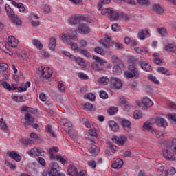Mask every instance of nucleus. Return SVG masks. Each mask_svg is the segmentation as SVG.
Wrapping results in <instances>:
<instances>
[{"instance_id":"f257e3e1","label":"nucleus","mask_w":176,"mask_h":176,"mask_svg":"<svg viewBox=\"0 0 176 176\" xmlns=\"http://www.w3.org/2000/svg\"><path fill=\"white\" fill-rule=\"evenodd\" d=\"M93 60H96V61L91 63V68L95 71H102V69H104V68L105 67V64H107V61L102 59V58H100L97 56H94Z\"/></svg>"},{"instance_id":"f03ea898","label":"nucleus","mask_w":176,"mask_h":176,"mask_svg":"<svg viewBox=\"0 0 176 176\" xmlns=\"http://www.w3.org/2000/svg\"><path fill=\"white\" fill-rule=\"evenodd\" d=\"M5 9L6 10L7 15L8 16L9 19H10L11 21H12L14 24H16V25H21V19L14 14V12L10 8L9 4H6Z\"/></svg>"},{"instance_id":"7ed1b4c3","label":"nucleus","mask_w":176,"mask_h":176,"mask_svg":"<svg viewBox=\"0 0 176 176\" xmlns=\"http://www.w3.org/2000/svg\"><path fill=\"white\" fill-rule=\"evenodd\" d=\"M125 74L127 78H138L140 76L138 69L132 65H130L128 67V71L125 72Z\"/></svg>"},{"instance_id":"20e7f679","label":"nucleus","mask_w":176,"mask_h":176,"mask_svg":"<svg viewBox=\"0 0 176 176\" xmlns=\"http://www.w3.org/2000/svg\"><path fill=\"white\" fill-rule=\"evenodd\" d=\"M58 168H60V166H58V163L52 162L51 165V169L48 171V174L50 176H65V175L63 173H58Z\"/></svg>"},{"instance_id":"39448f33","label":"nucleus","mask_w":176,"mask_h":176,"mask_svg":"<svg viewBox=\"0 0 176 176\" xmlns=\"http://www.w3.org/2000/svg\"><path fill=\"white\" fill-rule=\"evenodd\" d=\"M61 39L64 43H67V45H69L71 46L72 50H74L76 53H78V50H80V48L78 47V44L76 43H74L68 38L67 36V34H62Z\"/></svg>"},{"instance_id":"423d86ee","label":"nucleus","mask_w":176,"mask_h":176,"mask_svg":"<svg viewBox=\"0 0 176 176\" xmlns=\"http://www.w3.org/2000/svg\"><path fill=\"white\" fill-rule=\"evenodd\" d=\"M123 86V83L122 82V80L116 77H112L110 80V87L113 90H119L120 87Z\"/></svg>"},{"instance_id":"0eeeda50","label":"nucleus","mask_w":176,"mask_h":176,"mask_svg":"<svg viewBox=\"0 0 176 176\" xmlns=\"http://www.w3.org/2000/svg\"><path fill=\"white\" fill-rule=\"evenodd\" d=\"M38 71L41 72L43 78H45V79L52 78V75H53V71L49 67H43L41 66L38 67Z\"/></svg>"},{"instance_id":"6e6552de","label":"nucleus","mask_w":176,"mask_h":176,"mask_svg":"<svg viewBox=\"0 0 176 176\" xmlns=\"http://www.w3.org/2000/svg\"><path fill=\"white\" fill-rule=\"evenodd\" d=\"M29 156H44L45 152L41 148H32L28 151Z\"/></svg>"},{"instance_id":"1a4fd4ad","label":"nucleus","mask_w":176,"mask_h":176,"mask_svg":"<svg viewBox=\"0 0 176 176\" xmlns=\"http://www.w3.org/2000/svg\"><path fill=\"white\" fill-rule=\"evenodd\" d=\"M77 32L81 35H86L90 32V28L86 23H80L77 28Z\"/></svg>"},{"instance_id":"9d476101","label":"nucleus","mask_w":176,"mask_h":176,"mask_svg":"<svg viewBox=\"0 0 176 176\" xmlns=\"http://www.w3.org/2000/svg\"><path fill=\"white\" fill-rule=\"evenodd\" d=\"M138 105L139 107H142V109H148V108H151L153 105V102L148 98H144L142 100L141 105Z\"/></svg>"},{"instance_id":"9b49d317","label":"nucleus","mask_w":176,"mask_h":176,"mask_svg":"<svg viewBox=\"0 0 176 176\" xmlns=\"http://www.w3.org/2000/svg\"><path fill=\"white\" fill-rule=\"evenodd\" d=\"M82 21H83V17L80 16H71L68 19V23L71 25L79 24V23H82Z\"/></svg>"},{"instance_id":"f8f14e48","label":"nucleus","mask_w":176,"mask_h":176,"mask_svg":"<svg viewBox=\"0 0 176 176\" xmlns=\"http://www.w3.org/2000/svg\"><path fill=\"white\" fill-rule=\"evenodd\" d=\"M112 140L118 145H124L127 142V138L125 136H113Z\"/></svg>"},{"instance_id":"ddd939ff","label":"nucleus","mask_w":176,"mask_h":176,"mask_svg":"<svg viewBox=\"0 0 176 176\" xmlns=\"http://www.w3.org/2000/svg\"><path fill=\"white\" fill-rule=\"evenodd\" d=\"M170 149H171V146H170L169 148H168L167 150L164 151L163 153V156L166 159V160H175V157L174 156V153L171 151H170Z\"/></svg>"},{"instance_id":"4468645a","label":"nucleus","mask_w":176,"mask_h":176,"mask_svg":"<svg viewBox=\"0 0 176 176\" xmlns=\"http://www.w3.org/2000/svg\"><path fill=\"white\" fill-rule=\"evenodd\" d=\"M67 174L70 176H78V168L75 165L70 164L67 167Z\"/></svg>"},{"instance_id":"2eb2a0df","label":"nucleus","mask_w":176,"mask_h":176,"mask_svg":"<svg viewBox=\"0 0 176 176\" xmlns=\"http://www.w3.org/2000/svg\"><path fill=\"white\" fill-rule=\"evenodd\" d=\"M101 43L104 49H108L110 46H113L112 39L109 37H105L102 40Z\"/></svg>"},{"instance_id":"dca6fc26","label":"nucleus","mask_w":176,"mask_h":176,"mask_svg":"<svg viewBox=\"0 0 176 176\" xmlns=\"http://www.w3.org/2000/svg\"><path fill=\"white\" fill-rule=\"evenodd\" d=\"M155 124L158 127H167V122L162 117H158L155 119Z\"/></svg>"},{"instance_id":"f3484780","label":"nucleus","mask_w":176,"mask_h":176,"mask_svg":"<svg viewBox=\"0 0 176 176\" xmlns=\"http://www.w3.org/2000/svg\"><path fill=\"white\" fill-rule=\"evenodd\" d=\"M8 43L11 46V47H16L17 45H19V40H17L14 36H10L8 37Z\"/></svg>"},{"instance_id":"a211bd4d","label":"nucleus","mask_w":176,"mask_h":176,"mask_svg":"<svg viewBox=\"0 0 176 176\" xmlns=\"http://www.w3.org/2000/svg\"><path fill=\"white\" fill-rule=\"evenodd\" d=\"M8 155L9 157H11V159H13V160H15L16 162H20L21 160V156L17 154L16 151L8 152Z\"/></svg>"},{"instance_id":"6ab92c4d","label":"nucleus","mask_w":176,"mask_h":176,"mask_svg":"<svg viewBox=\"0 0 176 176\" xmlns=\"http://www.w3.org/2000/svg\"><path fill=\"white\" fill-rule=\"evenodd\" d=\"M89 152L91 156H97V155L100 153V148H98L97 146L92 144L89 148Z\"/></svg>"},{"instance_id":"aec40b11","label":"nucleus","mask_w":176,"mask_h":176,"mask_svg":"<svg viewBox=\"0 0 176 176\" xmlns=\"http://www.w3.org/2000/svg\"><path fill=\"white\" fill-rule=\"evenodd\" d=\"M152 7L153 12H155L157 14H163V13L164 12V10H163L160 5L157 3L153 4Z\"/></svg>"},{"instance_id":"412c9836","label":"nucleus","mask_w":176,"mask_h":176,"mask_svg":"<svg viewBox=\"0 0 176 176\" xmlns=\"http://www.w3.org/2000/svg\"><path fill=\"white\" fill-rule=\"evenodd\" d=\"M21 142L22 144H23V145H25V146H32V144H34L35 142V141L32 139H30L28 138H23L21 140Z\"/></svg>"},{"instance_id":"4be33fe9","label":"nucleus","mask_w":176,"mask_h":176,"mask_svg":"<svg viewBox=\"0 0 176 176\" xmlns=\"http://www.w3.org/2000/svg\"><path fill=\"white\" fill-rule=\"evenodd\" d=\"M67 34L70 39H72L73 41H76V39H78V37L76 36V30L74 28L69 30Z\"/></svg>"},{"instance_id":"5701e85b","label":"nucleus","mask_w":176,"mask_h":176,"mask_svg":"<svg viewBox=\"0 0 176 176\" xmlns=\"http://www.w3.org/2000/svg\"><path fill=\"white\" fill-rule=\"evenodd\" d=\"M123 166V160L122 159H117L114 161V162L112 164L113 168H122V166Z\"/></svg>"},{"instance_id":"b1692460","label":"nucleus","mask_w":176,"mask_h":176,"mask_svg":"<svg viewBox=\"0 0 176 176\" xmlns=\"http://www.w3.org/2000/svg\"><path fill=\"white\" fill-rule=\"evenodd\" d=\"M108 17L109 20H111V21L113 20H118L119 19V14L112 10H110Z\"/></svg>"},{"instance_id":"393cba45","label":"nucleus","mask_w":176,"mask_h":176,"mask_svg":"<svg viewBox=\"0 0 176 176\" xmlns=\"http://www.w3.org/2000/svg\"><path fill=\"white\" fill-rule=\"evenodd\" d=\"M109 126L111 129L112 131H113L114 133H116V131L119 130V124H118L115 121H109Z\"/></svg>"},{"instance_id":"a878e982","label":"nucleus","mask_w":176,"mask_h":176,"mask_svg":"<svg viewBox=\"0 0 176 176\" xmlns=\"http://www.w3.org/2000/svg\"><path fill=\"white\" fill-rule=\"evenodd\" d=\"M120 124L122 126L124 130H129L131 126V122L129 121V120L122 119Z\"/></svg>"},{"instance_id":"bb28decb","label":"nucleus","mask_w":176,"mask_h":176,"mask_svg":"<svg viewBox=\"0 0 176 176\" xmlns=\"http://www.w3.org/2000/svg\"><path fill=\"white\" fill-rule=\"evenodd\" d=\"M58 151H59L58 147H57V146L52 147V148L50 150V159H52V160H56V156H54V152L57 153V152H58Z\"/></svg>"},{"instance_id":"cd10ccee","label":"nucleus","mask_w":176,"mask_h":176,"mask_svg":"<svg viewBox=\"0 0 176 176\" xmlns=\"http://www.w3.org/2000/svg\"><path fill=\"white\" fill-rule=\"evenodd\" d=\"M26 120L25 122V126H30L32 123L34 122V118L32 117L31 114L27 113L25 116Z\"/></svg>"},{"instance_id":"c85d7f7f","label":"nucleus","mask_w":176,"mask_h":176,"mask_svg":"<svg viewBox=\"0 0 176 176\" xmlns=\"http://www.w3.org/2000/svg\"><path fill=\"white\" fill-rule=\"evenodd\" d=\"M32 45H34V46H36V47H37V49H39V50H42L43 49V45H42L39 40L34 38L32 40Z\"/></svg>"},{"instance_id":"c756f323","label":"nucleus","mask_w":176,"mask_h":176,"mask_svg":"<svg viewBox=\"0 0 176 176\" xmlns=\"http://www.w3.org/2000/svg\"><path fill=\"white\" fill-rule=\"evenodd\" d=\"M140 67L142 69H143L144 71H146L147 72H149L152 70L149 64L146 63L144 61L140 62Z\"/></svg>"},{"instance_id":"7c9ffc66","label":"nucleus","mask_w":176,"mask_h":176,"mask_svg":"<svg viewBox=\"0 0 176 176\" xmlns=\"http://www.w3.org/2000/svg\"><path fill=\"white\" fill-rule=\"evenodd\" d=\"M98 83L101 86H107L109 83V78L108 77H101L98 79Z\"/></svg>"},{"instance_id":"2f4dec72","label":"nucleus","mask_w":176,"mask_h":176,"mask_svg":"<svg viewBox=\"0 0 176 176\" xmlns=\"http://www.w3.org/2000/svg\"><path fill=\"white\" fill-rule=\"evenodd\" d=\"M57 45V41H56V38L54 37L51 38L50 39V44L48 45L50 50H54L56 49V46Z\"/></svg>"},{"instance_id":"473e14b6","label":"nucleus","mask_w":176,"mask_h":176,"mask_svg":"<svg viewBox=\"0 0 176 176\" xmlns=\"http://www.w3.org/2000/svg\"><path fill=\"white\" fill-rule=\"evenodd\" d=\"M121 67H123V65H114L113 72L115 74V75H120V74H122V68H120Z\"/></svg>"},{"instance_id":"72a5a7b5","label":"nucleus","mask_w":176,"mask_h":176,"mask_svg":"<svg viewBox=\"0 0 176 176\" xmlns=\"http://www.w3.org/2000/svg\"><path fill=\"white\" fill-rule=\"evenodd\" d=\"M74 61H75V63H76V64H78V65H80V67H86V63L83 61V58H82L74 56Z\"/></svg>"},{"instance_id":"f704fd0d","label":"nucleus","mask_w":176,"mask_h":176,"mask_svg":"<svg viewBox=\"0 0 176 176\" xmlns=\"http://www.w3.org/2000/svg\"><path fill=\"white\" fill-rule=\"evenodd\" d=\"M111 60L113 65H123L122 60L119 59V57L115 55L111 57Z\"/></svg>"},{"instance_id":"c9c22d12","label":"nucleus","mask_w":176,"mask_h":176,"mask_svg":"<svg viewBox=\"0 0 176 176\" xmlns=\"http://www.w3.org/2000/svg\"><path fill=\"white\" fill-rule=\"evenodd\" d=\"M165 50L169 53H174L176 50V46H174V44H168L165 46Z\"/></svg>"},{"instance_id":"e433bc0d","label":"nucleus","mask_w":176,"mask_h":176,"mask_svg":"<svg viewBox=\"0 0 176 176\" xmlns=\"http://www.w3.org/2000/svg\"><path fill=\"white\" fill-rule=\"evenodd\" d=\"M32 21V25L33 27H38L39 25V19L38 18L37 16L33 15L31 18Z\"/></svg>"},{"instance_id":"4c0bfd02","label":"nucleus","mask_w":176,"mask_h":176,"mask_svg":"<svg viewBox=\"0 0 176 176\" xmlns=\"http://www.w3.org/2000/svg\"><path fill=\"white\" fill-rule=\"evenodd\" d=\"M60 124L65 126V127H72V122H70L68 120L63 118L60 120Z\"/></svg>"},{"instance_id":"58836bf2","label":"nucleus","mask_w":176,"mask_h":176,"mask_svg":"<svg viewBox=\"0 0 176 176\" xmlns=\"http://www.w3.org/2000/svg\"><path fill=\"white\" fill-rule=\"evenodd\" d=\"M175 168L171 167L168 170H165V176H173L174 174H175Z\"/></svg>"},{"instance_id":"ea45409f","label":"nucleus","mask_w":176,"mask_h":176,"mask_svg":"<svg viewBox=\"0 0 176 176\" xmlns=\"http://www.w3.org/2000/svg\"><path fill=\"white\" fill-rule=\"evenodd\" d=\"M78 53H79V54L85 56L87 58H90L91 57V55L89 54V52H87V50L80 49L78 50Z\"/></svg>"},{"instance_id":"a19ab883","label":"nucleus","mask_w":176,"mask_h":176,"mask_svg":"<svg viewBox=\"0 0 176 176\" xmlns=\"http://www.w3.org/2000/svg\"><path fill=\"white\" fill-rule=\"evenodd\" d=\"M124 41L126 45H131V46H135V45H137L136 41L131 40V38L129 37H125Z\"/></svg>"},{"instance_id":"79ce46f5","label":"nucleus","mask_w":176,"mask_h":176,"mask_svg":"<svg viewBox=\"0 0 176 176\" xmlns=\"http://www.w3.org/2000/svg\"><path fill=\"white\" fill-rule=\"evenodd\" d=\"M134 50L139 53V54H146L148 53V50L145 47L140 48V47H135Z\"/></svg>"},{"instance_id":"37998d69","label":"nucleus","mask_w":176,"mask_h":176,"mask_svg":"<svg viewBox=\"0 0 176 176\" xmlns=\"http://www.w3.org/2000/svg\"><path fill=\"white\" fill-rule=\"evenodd\" d=\"M31 86V83L30 82H27L24 85L19 87V91L24 92L27 91V89Z\"/></svg>"},{"instance_id":"c03bdc74","label":"nucleus","mask_w":176,"mask_h":176,"mask_svg":"<svg viewBox=\"0 0 176 176\" xmlns=\"http://www.w3.org/2000/svg\"><path fill=\"white\" fill-rule=\"evenodd\" d=\"M83 109L85 111H94L93 104L91 103H85L83 106Z\"/></svg>"},{"instance_id":"a18cd8bd","label":"nucleus","mask_w":176,"mask_h":176,"mask_svg":"<svg viewBox=\"0 0 176 176\" xmlns=\"http://www.w3.org/2000/svg\"><path fill=\"white\" fill-rule=\"evenodd\" d=\"M45 131H47L48 133V134H50V135H52L53 137V138H55L56 134L54 133L53 130H52V126H50V125L46 126Z\"/></svg>"},{"instance_id":"49530a36","label":"nucleus","mask_w":176,"mask_h":176,"mask_svg":"<svg viewBox=\"0 0 176 176\" xmlns=\"http://www.w3.org/2000/svg\"><path fill=\"white\" fill-rule=\"evenodd\" d=\"M108 3H111V0H102V1H99L98 4V10H101V8H102V5H105V4H108Z\"/></svg>"},{"instance_id":"de8ad7c7","label":"nucleus","mask_w":176,"mask_h":176,"mask_svg":"<svg viewBox=\"0 0 176 176\" xmlns=\"http://www.w3.org/2000/svg\"><path fill=\"white\" fill-rule=\"evenodd\" d=\"M133 118L134 119H140L142 118V111L140 110H136L133 113Z\"/></svg>"},{"instance_id":"09e8293b","label":"nucleus","mask_w":176,"mask_h":176,"mask_svg":"<svg viewBox=\"0 0 176 176\" xmlns=\"http://www.w3.org/2000/svg\"><path fill=\"white\" fill-rule=\"evenodd\" d=\"M147 78L148 80L153 82V83H155V85H159L160 83L159 80H157V78H156V77L154 76L153 75L149 74Z\"/></svg>"},{"instance_id":"8fccbe9b","label":"nucleus","mask_w":176,"mask_h":176,"mask_svg":"<svg viewBox=\"0 0 176 176\" xmlns=\"http://www.w3.org/2000/svg\"><path fill=\"white\" fill-rule=\"evenodd\" d=\"M158 34H160L162 36L167 35V30L164 28H160L157 29Z\"/></svg>"},{"instance_id":"3c124183","label":"nucleus","mask_w":176,"mask_h":176,"mask_svg":"<svg viewBox=\"0 0 176 176\" xmlns=\"http://www.w3.org/2000/svg\"><path fill=\"white\" fill-rule=\"evenodd\" d=\"M55 160H59L61 164H65L67 163V160L60 155H56Z\"/></svg>"},{"instance_id":"603ef678","label":"nucleus","mask_w":176,"mask_h":176,"mask_svg":"<svg viewBox=\"0 0 176 176\" xmlns=\"http://www.w3.org/2000/svg\"><path fill=\"white\" fill-rule=\"evenodd\" d=\"M107 112L109 115H111V116H113L114 113H116V112H118V108L115 107H111L107 110Z\"/></svg>"},{"instance_id":"864d4df0","label":"nucleus","mask_w":176,"mask_h":176,"mask_svg":"<svg viewBox=\"0 0 176 176\" xmlns=\"http://www.w3.org/2000/svg\"><path fill=\"white\" fill-rule=\"evenodd\" d=\"M30 138H31L30 140H33V141H34V140H35V141H38V142L41 141V138H39V135L35 133H32L30 134Z\"/></svg>"},{"instance_id":"5fc2aeb1","label":"nucleus","mask_w":176,"mask_h":176,"mask_svg":"<svg viewBox=\"0 0 176 176\" xmlns=\"http://www.w3.org/2000/svg\"><path fill=\"white\" fill-rule=\"evenodd\" d=\"M153 56H154L153 62L155 63V64H157V65H160V64L163 63L162 59H160L157 55L153 54Z\"/></svg>"},{"instance_id":"6e6d98bb","label":"nucleus","mask_w":176,"mask_h":176,"mask_svg":"<svg viewBox=\"0 0 176 176\" xmlns=\"http://www.w3.org/2000/svg\"><path fill=\"white\" fill-rule=\"evenodd\" d=\"M85 97H86V98H87L90 101H95V100H96V95H94L92 93H89L88 94H86L85 96Z\"/></svg>"},{"instance_id":"4d7b16f0","label":"nucleus","mask_w":176,"mask_h":176,"mask_svg":"<svg viewBox=\"0 0 176 176\" xmlns=\"http://www.w3.org/2000/svg\"><path fill=\"white\" fill-rule=\"evenodd\" d=\"M151 122H146L143 125V128L144 130H148V131H152V125H151Z\"/></svg>"},{"instance_id":"13d9d810","label":"nucleus","mask_w":176,"mask_h":176,"mask_svg":"<svg viewBox=\"0 0 176 176\" xmlns=\"http://www.w3.org/2000/svg\"><path fill=\"white\" fill-rule=\"evenodd\" d=\"M157 172L159 174H163V171H164V166L163 164H158L157 165Z\"/></svg>"},{"instance_id":"bf43d9fd","label":"nucleus","mask_w":176,"mask_h":176,"mask_svg":"<svg viewBox=\"0 0 176 176\" xmlns=\"http://www.w3.org/2000/svg\"><path fill=\"white\" fill-rule=\"evenodd\" d=\"M100 97L101 98H103V100H105L108 98V94H107V92H105L104 91H100Z\"/></svg>"},{"instance_id":"052dcab7","label":"nucleus","mask_w":176,"mask_h":176,"mask_svg":"<svg viewBox=\"0 0 176 176\" xmlns=\"http://www.w3.org/2000/svg\"><path fill=\"white\" fill-rule=\"evenodd\" d=\"M58 89L60 90V91H65V87H64V84H63V82L58 83Z\"/></svg>"},{"instance_id":"680f3d73","label":"nucleus","mask_w":176,"mask_h":176,"mask_svg":"<svg viewBox=\"0 0 176 176\" xmlns=\"http://www.w3.org/2000/svg\"><path fill=\"white\" fill-rule=\"evenodd\" d=\"M138 36L141 40L145 39V32L144 30H141L138 33Z\"/></svg>"},{"instance_id":"e2e57ef3","label":"nucleus","mask_w":176,"mask_h":176,"mask_svg":"<svg viewBox=\"0 0 176 176\" xmlns=\"http://www.w3.org/2000/svg\"><path fill=\"white\" fill-rule=\"evenodd\" d=\"M8 65L6 63H0V69L1 71H6L8 68Z\"/></svg>"},{"instance_id":"0e129e2a","label":"nucleus","mask_w":176,"mask_h":176,"mask_svg":"<svg viewBox=\"0 0 176 176\" xmlns=\"http://www.w3.org/2000/svg\"><path fill=\"white\" fill-rule=\"evenodd\" d=\"M2 86H3L5 89H7V90H9V91L12 90V87H10V85H9L8 82H3Z\"/></svg>"},{"instance_id":"69168bd1","label":"nucleus","mask_w":176,"mask_h":176,"mask_svg":"<svg viewBox=\"0 0 176 176\" xmlns=\"http://www.w3.org/2000/svg\"><path fill=\"white\" fill-rule=\"evenodd\" d=\"M50 12V6L46 4L43 9V13H45V14H47V13H49Z\"/></svg>"},{"instance_id":"338daca9","label":"nucleus","mask_w":176,"mask_h":176,"mask_svg":"<svg viewBox=\"0 0 176 176\" xmlns=\"http://www.w3.org/2000/svg\"><path fill=\"white\" fill-rule=\"evenodd\" d=\"M94 52L97 54H102V48H101L100 47H96L94 49Z\"/></svg>"},{"instance_id":"774afa93","label":"nucleus","mask_w":176,"mask_h":176,"mask_svg":"<svg viewBox=\"0 0 176 176\" xmlns=\"http://www.w3.org/2000/svg\"><path fill=\"white\" fill-rule=\"evenodd\" d=\"M68 133L71 138H75L76 135H75V131L74 129H69Z\"/></svg>"}]
</instances>
